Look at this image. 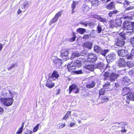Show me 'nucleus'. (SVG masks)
<instances>
[{
  "label": "nucleus",
  "instance_id": "nucleus-1",
  "mask_svg": "<svg viewBox=\"0 0 134 134\" xmlns=\"http://www.w3.org/2000/svg\"><path fill=\"white\" fill-rule=\"evenodd\" d=\"M103 76H104L103 79L105 81L108 80L110 82H112L114 81L117 79L119 75L114 72L110 74L107 71L104 72Z\"/></svg>",
  "mask_w": 134,
  "mask_h": 134
},
{
  "label": "nucleus",
  "instance_id": "nucleus-2",
  "mask_svg": "<svg viewBox=\"0 0 134 134\" xmlns=\"http://www.w3.org/2000/svg\"><path fill=\"white\" fill-rule=\"evenodd\" d=\"M120 37L116 39V45L119 47L123 46L125 43V40L126 39L125 34L123 32L119 34Z\"/></svg>",
  "mask_w": 134,
  "mask_h": 134
},
{
  "label": "nucleus",
  "instance_id": "nucleus-3",
  "mask_svg": "<svg viewBox=\"0 0 134 134\" xmlns=\"http://www.w3.org/2000/svg\"><path fill=\"white\" fill-rule=\"evenodd\" d=\"M123 27L127 29V32H134V22L126 20L123 23Z\"/></svg>",
  "mask_w": 134,
  "mask_h": 134
},
{
  "label": "nucleus",
  "instance_id": "nucleus-4",
  "mask_svg": "<svg viewBox=\"0 0 134 134\" xmlns=\"http://www.w3.org/2000/svg\"><path fill=\"white\" fill-rule=\"evenodd\" d=\"M52 60L53 61V64L56 66L57 68L61 69L62 68L61 65L63 62L61 59L53 56L52 57Z\"/></svg>",
  "mask_w": 134,
  "mask_h": 134
},
{
  "label": "nucleus",
  "instance_id": "nucleus-5",
  "mask_svg": "<svg viewBox=\"0 0 134 134\" xmlns=\"http://www.w3.org/2000/svg\"><path fill=\"white\" fill-rule=\"evenodd\" d=\"M118 54L120 57H126L128 59H131V56H129L128 51L127 50L120 49L118 51Z\"/></svg>",
  "mask_w": 134,
  "mask_h": 134
},
{
  "label": "nucleus",
  "instance_id": "nucleus-6",
  "mask_svg": "<svg viewBox=\"0 0 134 134\" xmlns=\"http://www.w3.org/2000/svg\"><path fill=\"white\" fill-rule=\"evenodd\" d=\"M1 100L5 106L7 107L12 105L13 102V100L12 98H2Z\"/></svg>",
  "mask_w": 134,
  "mask_h": 134
},
{
  "label": "nucleus",
  "instance_id": "nucleus-7",
  "mask_svg": "<svg viewBox=\"0 0 134 134\" xmlns=\"http://www.w3.org/2000/svg\"><path fill=\"white\" fill-rule=\"evenodd\" d=\"M95 54L90 53L88 56L87 58V61L90 63H95L97 60V57Z\"/></svg>",
  "mask_w": 134,
  "mask_h": 134
},
{
  "label": "nucleus",
  "instance_id": "nucleus-8",
  "mask_svg": "<svg viewBox=\"0 0 134 134\" xmlns=\"http://www.w3.org/2000/svg\"><path fill=\"white\" fill-rule=\"evenodd\" d=\"M79 88L75 84H72L69 87V94H70L72 91L74 93L76 94L79 92Z\"/></svg>",
  "mask_w": 134,
  "mask_h": 134
},
{
  "label": "nucleus",
  "instance_id": "nucleus-9",
  "mask_svg": "<svg viewBox=\"0 0 134 134\" xmlns=\"http://www.w3.org/2000/svg\"><path fill=\"white\" fill-rule=\"evenodd\" d=\"M49 78L52 80H54L56 79H58L59 77V75L57 71H54L52 74H49L48 75Z\"/></svg>",
  "mask_w": 134,
  "mask_h": 134
},
{
  "label": "nucleus",
  "instance_id": "nucleus-10",
  "mask_svg": "<svg viewBox=\"0 0 134 134\" xmlns=\"http://www.w3.org/2000/svg\"><path fill=\"white\" fill-rule=\"evenodd\" d=\"M116 55L114 53L109 54L106 57V58L108 64L110 63L115 58Z\"/></svg>",
  "mask_w": 134,
  "mask_h": 134
},
{
  "label": "nucleus",
  "instance_id": "nucleus-11",
  "mask_svg": "<svg viewBox=\"0 0 134 134\" xmlns=\"http://www.w3.org/2000/svg\"><path fill=\"white\" fill-rule=\"evenodd\" d=\"M94 65L95 69H99L101 70L102 69H104L105 68L104 66L105 65L103 63L100 62H99L96 64H95Z\"/></svg>",
  "mask_w": 134,
  "mask_h": 134
},
{
  "label": "nucleus",
  "instance_id": "nucleus-12",
  "mask_svg": "<svg viewBox=\"0 0 134 134\" xmlns=\"http://www.w3.org/2000/svg\"><path fill=\"white\" fill-rule=\"evenodd\" d=\"M69 53V52L68 50L63 51L61 52V56L63 59L66 60L67 59H69L68 55Z\"/></svg>",
  "mask_w": 134,
  "mask_h": 134
},
{
  "label": "nucleus",
  "instance_id": "nucleus-13",
  "mask_svg": "<svg viewBox=\"0 0 134 134\" xmlns=\"http://www.w3.org/2000/svg\"><path fill=\"white\" fill-rule=\"evenodd\" d=\"M118 63V65L120 67H124L126 66V63L123 58H120Z\"/></svg>",
  "mask_w": 134,
  "mask_h": 134
},
{
  "label": "nucleus",
  "instance_id": "nucleus-14",
  "mask_svg": "<svg viewBox=\"0 0 134 134\" xmlns=\"http://www.w3.org/2000/svg\"><path fill=\"white\" fill-rule=\"evenodd\" d=\"M126 102L127 103L129 104L130 100L134 101V93L130 92V93L128 94L127 96H126Z\"/></svg>",
  "mask_w": 134,
  "mask_h": 134
},
{
  "label": "nucleus",
  "instance_id": "nucleus-15",
  "mask_svg": "<svg viewBox=\"0 0 134 134\" xmlns=\"http://www.w3.org/2000/svg\"><path fill=\"white\" fill-rule=\"evenodd\" d=\"M67 68L69 71L74 72V70L75 69L76 67L74 65L72 62H70L67 65Z\"/></svg>",
  "mask_w": 134,
  "mask_h": 134
},
{
  "label": "nucleus",
  "instance_id": "nucleus-16",
  "mask_svg": "<svg viewBox=\"0 0 134 134\" xmlns=\"http://www.w3.org/2000/svg\"><path fill=\"white\" fill-rule=\"evenodd\" d=\"M52 79H51L50 78H49L47 81L46 86L49 88H51L54 86V83L52 81Z\"/></svg>",
  "mask_w": 134,
  "mask_h": 134
},
{
  "label": "nucleus",
  "instance_id": "nucleus-17",
  "mask_svg": "<svg viewBox=\"0 0 134 134\" xmlns=\"http://www.w3.org/2000/svg\"><path fill=\"white\" fill-rule=\"evenodd\" d=\"M96 83V82L94 81L91 80L89 81L87 83L86 87L87 88H91L95 86Z\"/></svg>",
  "mask_w": 134,
  "mask_h": 134
},
{
  "label": "nucleus",
  "instance_id": "nucleus-18",
  "mask_svg": "<svg viewBox=\"0 0 134 134\" xmlns=\"http://www.w3.org/2000/svg\"><path fill=\"white\" fill-rule=\"evenodd\" d=\"M93 44L91 42H87L84 43L82 46L84 48H86L88 49H91L92 48Z\"/></svg>",
  "mask_w": 134,
  "mask_h": 134
},
{
  "label": "nucleus",
  "instance_id": "nucleus-19",
  "mask_svg": "<svg viewBox=\"0 0 134 134\" xmlns=\"http://www.w3.org/2000/svg\"><path fill=\"white\" fill-rule=\"evenodd\" d=\"M84 68L86 69L92 71H93L95 69L94 65L91 64L85 65L84 66Z\"/></svg>",
  "mask_w": 134,
  "mask_h": 134
},
{
  "label": "nucleus",
  "instance_id": "nucleus-20",
  "mask_svg": "<svg viewBox=\"0 0 134 134\" xmlns=\"http://www.w3.org/2000/svg\"><path fill=\"white\" fill-rule=\"evenodd\" d=\"M101 47L95 45L93 48V50L94 52L99 54L102 49Z\"/></svg>",
  "mask_w": 134,
  "mask_h": 134
},
{
  "label": "nucleus",
  "instance_id": "nucleus-21",
  "mask_svg": "<svg viewBox=\"0 0 134 134\" xmlns=\"http://www.w3.org/2000/svg\"><path fill=\"white\" fill-rule=\"evenodd\" d=\"M108 9L110 10L115 8V3L113 2H111L108 4L106 7Z\"/></svg>",
  "mask_w": 134,
  "mask_h": 134
},
{
  "label": "nucleus",
  "instance_id": "nucleus-22",
  "mask_svg": "<svg viewBox=\"0 0 134 134\" xmlns=\"http://www.w3.org/2000/svg\"><path fill=\"white\" fill-rule=\"evenodd\" d=\"M105 81V84L103 85V87L104 89L107 90V91H109L110 90V89L109 88V86L110 85V82L108 80Z\"/></svg>",
  "mask_w": 134,
  "mask_h": 134
},
{
  "label": "nucleus",
  "instance_id": "nucleus-23",
  "mask_svg": "<svg viewBox=\"0 0 134 134\" xmlns=\"http://www.w3.org/2000/svg\"><path fill=\"white\" fill-rule=\"evenodd\" d=\"M129 90L130 88L129 87H124L122 89L123 95H127L126 96H127V94L130 93V92L129 93Z\"/></svg>",
  "mask_w": 134,
  "mask_h": 134
},
{
  "label": "nucleus",
  "instance_id": "nucleus-24",
  "mask_svg": "<svg viewBox=\"0 0 134 134\" xmlns=\"http://www.w3.org/2000/svg\"><path fill=\"white\" fill-rule=\"evenodd\" d=\"M72 62L76 67L79 68L81 67L82 65L81 62V61L79 60H77L75 62Z\"/></svg>",
  "mask_w": 134,
  "mask_h": 134
},
{
  "label": "nucleus",
  "instance_id": "nucleus-25",
  "mask_svg": "<svg viewBox=\"0 0 134 134\" xmlns=\"http://www.w3.org/2000/svg\"><path fill=\"white\" fill-rule=\"evenodd\" d=\"M76 31L81 34H83L86 32V29H85L79 28L76 30Z\"/></svg>",
  "mask_w": 134,
  "mask_h": 134
},
{
  "label": "nucleus",
  "instance_id": "nucleus-26",
  "mask_svg": "<svg viewBox=\"0 0 134 134\" xmlns=\"http://www.w3.org/2000/svg\"><path fill=\"white\" fill-rule=\"evenodd\" d=\"M109 52V50L108 49H102L100 52V53L99 54L102 55L104 57H105L106 54L108 53Z\"/></svg>",
  "mask_w": 134,
  "mask_h": 134
},
{
  "label": "nucleus",
  "instance_id": "nucleus-27",
  "mask_svg": "<svg viewBox=\"0 0 134 134\" xmlns=\"http://www.w3.org/2000/svg\"><path fill=\"white\" fill-rule=\"evenodd\" d=\"M123 81L126 85H129L131 82L130 79L127 76H125L123 78Z\"/></svg>",
  "mask_w": 134,
  "mask_h": 134
},
{
  "label": "nucleus",
  "instance_id": "nucleus-28",
  "mask_svg": "<svg viewBox=\"0 0 134 134\" xmlns=\"http://www.w3.org/2000/svg\"><path fill=\"white\" fill-rule=\"evenodd\" d=\"M80 56V54L78 52H76L73 53L70 57V59H72L75 57H78Z\"/></svg>",
  "mask_w": 134,
  "mask_h": 134
},
{
  "label": "nucleus",
  "instance_id": "nucleus-29",
  "mask_svg": "<svg viewBox=\"0 0 134 134\" xmlns=\"http://www.w3.org/2000/svg\"><path fill=\"white\" fill-rule=\"evenodd\" d=\"M97 18L99 21L103 22L104 23H107V20L105 18L102 17L100 16H97Z\"/></svg>",
  "mask_w": 134,
  "mask_h": 134
},
{
  "label": "nucleus",
  "instance_id": "nucleus-30",
  "mask_svg": "<svg viewBox=\"0 0 134 134\" xmlns=\"http://www.w3.org/2000/svg\"><path fill=\"white\" fill-rule=\"evenodd\" d=\"M117 2L118 3L124 4V5L126 4L128 5L129 4V2L126 0H117Z\"/></svg>",
  "mask_w": 134,
  "mask_h": 134
},
{
  "label": "nucleus",
  "instance_id": "nucleus-31",
  "mask_svg": "<svg viewBox=\"0 0 134 134\" xmlns=\"http://www.w3.org/2000/svg\"><path fill=\"white\" fill-rule=\"evenodd\" d=\"M116 123H118L119 124H120L121 125V128L122 129L125 128V126L127 124V123L126 122H120L119 123L117 122H115L113 123L112 124H116Z\"/></svg>",
  "mask_w": 134,
  "mask_h": 134
},
{
  "label": "nucleus",
  "instance_id": "nucleus-32",
  "mask_svg": "<svg viewBox=\"0 0 134 134\" xmlns=\"http://www.w3.org/2000/svg\"><path fill=\"white\" fill-rule=\"evenodd\" d=\"M89 54L87 51L86 50H84L81 52V54H80V55H81L85 57L87 56V57L88 56Z\"/></svg>",
  "mask_w": 134,
  "mask_h": 134
},
{
  "label": "nucleus",
  "instance_id": "nucleus-33",
  "mask_svg": "<svg viewBox=\"0 0 134 134\" xmlns=\"http://www.w3.org/2000/svg\"><path fill=\"white\" fill-rule=\"evenodd\" d=\"M76 2L74 1H73V2L71 6L72 9L71 10V14H73L74 12H75L74 10L76 7Z\"/></svg>",
  "mask_w": 134,
  "mask_h": 134
},
{
  "label": "nucleus",
  "instance_id": "nucleus-34",
  "mask_svg": "<svg viewBox=\"0 0 134 134\" xmlns=\"http://www.w3.org/2000/svg\"><path fill=\"white\" fill-rule=\"evenodd\" d=\"M91 2L92 3V5L93 6H97L99 4L98 0H92L91 1Z\"/></svg>",
  "mask_w": 134,
  "mask_h": 134
},
{
  "label": "nucleus",
  "instance_id": "nucleus-35",
  "mask_svg": "<svg viewBox=\"0 0 134 134\" xmlns=\"http://www.w3.org/2000/svg\"><path fill=\"white\" fill-rule=\"evenodd\" d=\"M127 66L129 68H131L134 66L133 63L132 61H128L126 64Z\"/></svg>",
  "mask_w": 134,
  "mask_h": 134
},
{
  "label": "nucleus",
  "instance_id": "nucleus-36",
  "mask_svg": "<svg viewBox=\"0 0 134 134\" xmlns=\"http://www.w3.org/2000/svg\"><path fill=\"white\" fill-rule=\"evenodd\" d=\"M82 8L83 11L86 12H87L90 9V8L88 5H84Z\"/></svg>",
  "mask_w": 134,
  "mask_h": 134
},
{
  "label": "nucleus",
  "instance_id": "nucleus-37",
  "mask_svg": "<svg viewBox=\"0 0 134 134\" xmlns=\"http://www.w3.org/2000/svg\"><path fill=\"white\" fill-rule=\"evenodd\" d=\"M96 21H95L94 20H93L92 21L90 22L88 24L89 26L90 27H93L96 24Z\"/></svg>",
  "mask_w": 134,
  "mask_h": 134
},
{
  "label": "nucleus",
  "instance_id": "nucleus-38",
  "mask_svg": "<svg viewBox=\"0 0 134 134\" xmlns=\"http://www.w3.org/2000/svg\"><path fill=\"white\" fill-rule=\"evenodd\" d=\"M97 32L98 34H99L101 32L102 30L101 26L100 24H98L97 27Z\"/></svg>",
  "mask_w": 134,
  "mask_h": 134
},
{
  "label": "nucleus",
  "instance_id": "nucleus-39",
  "mask_svg": "<svg viewBox=\"0 0 134 134\" xmlns=\"http://www.w3.org/2000/svg\"><path fill=\"white\" fill-rule=\"evenodd\" d=\"M109 25L110 27L111 28H113L116 26L115 22L113 20H111L110 21Z\"/></svg>",
  "mask_w": 134,
  "mask_h": 134
},
{
  "label": "nucleus",
  "instance_id": "nucleus-40",
  "mask_svg": "<svg viewBox=\"0 0 134 134\" xmlns=\"http://www.w3.org/2000/svg\"><path fill=\"white\" fill-rule=\"evenodd\" d=\"M115 24L116 26H120L121 24V21L120 19H118L116 20Z\"/></svg>",
  "mask_w": 134,
  "mask_h": 134
},
{
  "label": "nucleus",
  "instance_id": "nucleus-41",
  "mask_svg": "<svg viewBox=\"0 0 134 134\" xmlns=\"http://www.w3.org/2000/svg\"><path fill=\"white\" fill-rule=\"evenodd\" d=\"M58 19L55 16L50 21L49 24L51 25L52 23L56 22L58 20Z\"/></svg>",
  "mask_w": 134,
  "mask_h": 134
},
{
  "label": "nucleus",
  "instance_id": "nucleus-42",
  "mask_svg": "<svg viewBox=\"0 0 134 134\" xmlns=\"http://www.w3.org/2000/svg\"><path fill=\"white\" fill-rule=\"evenodd\" d=\"M118 11L115 10L113 11L109 12V13L108 15L110 17H111L114 14H115L117 13Z\"/></svg>",
  "mask_w": 134,
  "mask_h": 134
},
{
  "label": "nucleus",
  "instance_id": "nucleus-43",
  "mask_svg": "<svg viewBox=\"0 0 134 134\" xmlns=\"http://www.w3.org/2000/svg\"><path fill=\"white\" fill-rule=\"evenodd\" d=\"M71 113L70 111H68L65 114V116L63 118V119L66 120L67 119Z\"/></svg>",
  "mask_w": 134,
  "mask_h": 134
},
{
  "label": "nucleus",
  "instance_id": "nucleus-44",
  "mask_svg": "<svg viewBox=\"0 0 134 134\" xmlns=\"http://www.w3.org/2000/svg\"><path fill=\"white\" fill-rule=\"evenodd\" d=\"M105 90L104 89L102 88L99 91V95H103L104 94Z\"/></svg>",
  "mask_w": 134,
  "mask_h": 134
},
{
  "label": "nucleus",
  "instance_id": "nucleus-45",
  "mask_svg": "<svg viewBox=\"0 0 134 134\" xmlns=\"http://www.w3.org/2000/svg\"><path fill=\"white\" fill-rule=\"evenodd\" d=\"M40 125V124H38L33 129V131L34 132H36L38 129L39 126Z\"/></svg>",
  "mask_w": 134,
  "mask_h": 134
},
{
  "label": "nucleus",
  "instance_id": "nucleus-46",
  "mask_svg": "<svg viewBox=\"0 0 134 134\" xmlns=\"http://www.w3.org/2000/svg\"><path fill=\"white\" fill-rule=\"evenodd\" d=\"M23 4L26 9H27L29 6V3L28 2H25L23 3Z\"/></svg>",
  "mask_w": 134,
  "mask_h": 134
},
{
  "label": "nucleus",
  "instance_id": "nucleus-47",
  "mask_svg": "<svg viewBox=\"0 0 134 134\" xmlns=\"http://www.w3.org/2000/svg\"><path fill=\"white\" fill-rule=\"evenodd\" d=\"M62 12L60 11L57 13L55 15V16L58 19L61 16Z\"/></svg>",
  "mask_w": 134,
  "mask_h": 134
},
{
  "label": "nucleus",
  "instance_id": "nucleus-48",
  "mask_svg": "<svg viewBox=\"0 0 134 134\" xmlns=\"http://www.w3.org/2000/svg\"><path fill=\"white\" fill-rule=\"evenodd\" d=\"M90 36V34L89 35H83V36L82 37L83 39L87 40L88 39Z\"/></svg>",
  "mask_w": 134,
  "mask_h": 134
},
{
  "label": "nucleus",
  "instance_id": "nucleus-49",
  "mask_svg": "<svg viewBox=\"0 0 134 134\" xmlns=\"http://www.w3.org/2000/svg\"><path fill=\"white\" fill-rule=\"evenodd\" d=\"M129 56H131V59L134 57V49H132L131 50V51L130 54H129Z\"/></svg>",
  "mask_w": 134,
  "mask_h": 134
},
{
  "label": "nucleus",
  "instance_id": "nucleus-50",
  "mask_svg": "<svg viewBox=\"0 0 134 134\" xmlns=\"http://www.w3.org/2000/svg\"><path fill=\"white\" fill-rule=\"evenodd\" d=\"M74 72L77 74H82L83 72L81 70H80L77 71H74Z\"/></svg>",
  "mask_w": 134,
  "mask_h": 134
},
{
  "label": "nucleus",
  "instance_id": "nucleus-51",
  "mask_svg": "<svg viewBox=\"0 0 134 134\" xmlns=\"http://www.w3.org/2000/svg\"><path fill=\"white\" fill-rule=\"evenodd\" d=\"M102 103H103V102H107L108 99L109 98H108L106 97H103L102 98Z\"/></svg>",
  "mask_w": 134,
  "mask_h": 134
},
{
  "label": "nucleus",
  "instance_id": "nucleus-52",
  "mask_svg": "<svg viewBox=\"0 0 134 134\" xmlns=\"http://www.w3.org/2000/svg\"><path fill=\"white\" fill-rule=\"evenodd\" d=\"M76 38V36H75V35L74 33H73V37L71 39L70 41H75Z\"/></svg>",
  "mask_w": 134,
  "mask_h": 134
},
{
  "label": "nucleus",
  "instance_id": "nucleus-53",
  "mask_svg": "<svg viewBox=\"0 0 134 134\" xmlns=\"http://www.w3.org/2000/svg\"><path fill=\"white\" fill-rule=\"evenodd\" d=\"M19 9H20L21 10H24L26 9L23 4L20 5V6Z\"/></svg>",
  "mask_w": 134,
  "mask_h": 134
},
{
  "label": "nucleus",
  "instance_id": "nucleus-54",
  "mask_svg": "<svg viewBox=\"0 0 134 134\" xmlns=\"http://www.w3.org/2000/svg\"><path fill=\"white\" fill-rule=\"evenodd\" d=\"M23 129L20 128L17 132L16 133L18 134H21L23 131Z\"/></svg>",
  "mask_w": 134,
  "mask_h": 134
},
{
  "label": "nucleus",
  "instance_id": "nucleus-55",
  "mask_svg": "<svg viewBox=\"0 0 134 134\" xmlns=\"http://www.w3.org/2000/svg\"><path fill=\"white\" fill-rule=\"evenodd\" d=\"M79 24H82L86 26H87V22H79Z\"/></svg>",
  "mask_w": 134,
  "mask_h": 134
},
{
  "label": "nucleus",
  "instance_id": "nucleus-56",
  "mask_svg": "<svg viewBox=\"0 0 134 134\" xmlns=\"http://www.w3.org/2000/svg\"><path fill=\"white\" fill-rule=\"evenodd\" d=\"M130 42L132 45L134 46V37L131 38Z\"/></svg>",
  "mask_w": 134,
  "mask_h": 134
},
{
  "label": "nucleus",
  "instance_id": "nucleus-57",
  "mask_svg": "<svg viewBox=\"0 0 134 134\" xmlns=\"http://www.w3.org/2000/svg\"><path fill=\"white\" fill-rule=\"evenodd\" d=\"M15 66V65L14 64H12V65L10 67H8V69L9 70H10V69H11L12 68H14V67Z\"/></svg>",
  "mask_w": 134,
  "mask_h": 134
},
{
  "label": "nucleus",
  "instance_id": "nucleus-58",
  "mask_svg": "<svg viewBox=\"0 0 134 134\" xmlns=\"http://www.w3.org/2000/svg\"><path fill=\"white\" fill-rule=\"evenodd\" d=\"M134 71L133 70H132L130 71L129 72V74H130V75L132 74L133 75V74H134Z\"/></svg>",
  "mask_w": 134,
  "mask_h": 134
},
{
  "label": "nucleus",
  "instance_id": "nucleus-59",
  "mask_svg": "<svg viewBox=\"0 0 134 134\" xmlns=\"http://www.w3.org/2000/svg\"><path fill=\"white\" fill-rule=\"evenodd\" d=\"M134 9V7H128L126 9L127 10H129L130 9Z\"/></svg>",
  "mask_w": 134,
  "mask_h": 134
},
{
  "label": "nucleus",
  "instance_id": "nucleus-60",
  "mask_svg": "<svg viewBox=\"0 0 134 134\" xmlns=\"http://www.w3.org/2000/svg\"><path fill=\"white\" fill-rule=\"evenodd\" d=\"M27 132L29 134H31L32 133V132L30 130H27Z\"/></svg>",
  "mask_w": 134,
  "mask_h": 134
},
{
  "label": "nucleus",
  "instance_id": "nucleus-61",
  "mask_svg": "<svg viewBox=\"0 0 134 134\" xmlns=\"http://www.w3.org/2000/svg\"><path fill=\"white\" fill-rule=\"evenodd\" d=\"M113 86L114 87H116L118 86V84H117L115 83H113Z\"/></svg>",
  "mask_w": 134,
  "mask_h": 134
},
{
  "label": "nucleus",
  "instance_id": "nucleus-62",
  "mask_svg": "<svg viewBox=\"0 0 134 134\" xmlns=\"http://www.w3.org/2000/svg\"><path fill=\"white\" fill-rule=\"evenodd\" d=\"M22 12V11L20 10V9H19L17 13L18 14H20L21 12Z\"/></svg>",
  "mask_w": 134,
  "mask_h": 134
},
{
  "label": "nucleus",
  "instance_id": "nucleus-63",
  "mask_svg": "<svg viewBox=\"0 0 134 134\" xmlns=\"http://www.w3.org/2000/svg\"><path fill=\"white\" fill-rule=\"evenodd\" d=\"M75 125V124L74 123H71L70 125V127H72L74 125Z\"/></svg>",
  "mask_w": 134,
  "mask_h": 134
},
{
  "label": "nucleus",
  "instance_id": "nucleus-64",
  "mask_svg": "<svg viewBox=\"0 0 134 134\" xmlns=\"http://www.w3.org/2000/svg\"><path fill=\"white\" fill-rule=\"evenodd\" d=\"M4 111L3 109L1 107H0V112L2 113Z\"/></svg>",
  "mask_w": 134,
  "mask_h": 134
}]
</instances>
